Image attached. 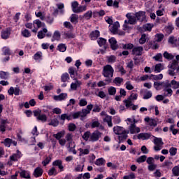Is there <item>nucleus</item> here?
<instances>
[{
    "instance_id": "obj_1",
    "label": "nucleus",
    "mask_w": 179,
    "mask_h": 179,
    "mask_svg": "<svg viewBox=\"0 0 179 179\" xmlns=\"http://www.w3.org/2000/svg\"><path fill=\"white\" fill-rule=\"evenodd\" d=\"M103 133L100 132L99 130H96L94 132L91 133L87 131L84 133L82 136L83 139L85 141H90V142H97L101 138Z\"/></svg>"
},
{
    "instance_id": "obj_2",
    "label": "nucleus",
    "mask_w": 179,
    "mask_h": 179,
    "mask_svg": "<svg viewBox=\"0 0 179 179\" xmlns=\"http://www.w3.org/2000/svg\"><path fill=\"white\" fill-rule=\"evenodd\" d=\"M122 47L123 50H131V55L134 57H141L143 54V47L142 46H134L132 43L122 44Z\"/></svg>"
},
{
    "instance_id": "obj_3",
    "label": "nucleus",
    "mask_w": 179,
    "mask_h": 179,
    "mask_svg": "<svg viewBox=\"0 0 179 179\" xmlns=\"http://www.w3.org/2000/svg\"><path fill=\"white\" fill-rule=\"evenodd\" d=\"M102 75L107 79L105 80L106 83H111L113 82V78L114 76V69L110 64H107L103 67Z\"/></svg>"
},
{
    "instance_id": "obj_4",
    "label": "nucleus",
    "mask_w": 179,
    "mask_h": 179,
    "mask_svg": "<svg viewBox=\"0 0 179 179\" xmlns=\"http://www.w3.org/2000/svg\"><path fill=\"white\" fill-rule=\"evenodd\" d=\"M164 96L165 97H169V96H173V90H171V84L169 81H165V85H164Z\"/></svg>"
},
{
    "instance_id": "obj_5",
    "label": "nucleus",
    "mask_w": 179,
    "mask_h": 179,
    "mask_svg": "<svg viewBox=\"0 0 179 179\" xmlns=\"http://www.w3.org/2000/svg\"><path fill=\"white\" fill-rule=\"evenodd\" d=\"M113 131L116 135H123L120 136V138L127 139L128 136H127V131L124 130V127L117 126L113 128Z\"/></svg>"
},
{
    "instance_id": "obj_6",
    "label": "nucleus",
    "mask_w": 179,
    "mask_h": 179,
    "mask_svg": "<svg viewBox=\"0 0 179 179\" xmlns=\"http://www.w3.org/2000/svg\"><path fill=\"white\" fill-rule=\"evenodd\" d=\"M154 143L155 146L154 147V150L156 152H159V150H162L163 148V145H164V143H163V141L161 138L155 137L154 138Z\"/></svg>"
},
{
    "instance_id": "obj_7",
    "label": "nucleus",
    "mask_w": 179,
    "mask_h": 179,
    "mask_svg": "<svg viewBox=\"0 0 179 179\" xmlns=\"http://www.w3.org/2000/svg\"><path fill=\"white\" fill-rule=\"evenodd\" d=\"M73 136L71 133H69L66 135V141L69 143V145H67L69 149H73V148H75V145H73V148L71 146L72 145V142H73Z\"/></svg>"
},
{
    "instance_id": "obj_8",
    "label": "nucleus",
    "mask_w": 179,
    "mask_h": 179,
    "mask_svg": "<svg viewBox=\"0 0 179 179\" xmlns=\"http://www.w3.org/2000/svg\"><path fill=\"white\" fill-rule=\"evenodd\" d=\"M22 157V152L20 151L17 150V152L15 154H13L10 157V162H17L19 159Z\"/></svg>"
},
{
    "instance_id": "obj_9",
    "label": "nucleus",
    "mask_w": 179,
    "mask_h": 179,
    "mask_svg": "<svg viewBox=\"0 0 179 179\" xmlns=\"http://www.w3.org/2000/svg\"><path fill=\"white\" fill-rule=\"evenodd\" d=\"M136 18L140 22H143L146 19L145 13L143 11H139L135 13Z\"/></svg>"
},
{
    "instance_id": "obj_10",
    "label": "nucleus",
    "mask_w": 179,
    "mask_h": 179,
    "mask_svg": "<svg viewBox=\"0 0 179 179\" xmlns=\"http://www.w3.org/2000/svg\"><path fill=\"white\" fill-rule=\"evenodd\" d=\"M103 121L105 124H107L109 128L113 127V117L110 115H106V117H103Z\"/></svg>"
},
{
    "instance_id": "obj_11",
    "label": "nucleus",
    "mask_w": 179,
    "mask_h": 179,
    "mask_svg": "<svg viewBox=\"0 0 179 179\" xmlns=\"http://www.w3.org/2000/svg\"><path fill=\"white\" fill-rule=\"evenodd\" d=\"M74 83H72L71 84V90H78V87H80L82 85V82L80 80H78V79H74Z\"/></svg>"
},
{
    "instance_id": "obj_12",
    "label": "nucleus",
    "mask_w": 179,
    "mask_h": 179,
    "mask_svg": "<svg viewBox=\"0 0 179 179\" xmlns=\"http://www.w3.org/2000/svg\"><path fill=\"white\" fill-rule=\"evenodd\" d=\"M128 20L127 22L129 24H136V15H131V13H127L126 15Z\"/></svg>"
},
{
    "instance_id": "obj_13",
    "label": "nucleus",
    "mask_w": 179,
    "mask_h": 179,
    "mask_svg": "<svg viewBox=\"0 0 179 179\" xmlns=\"http://www.w3.org/2000/svg\"><path fill=\"white\" fill-rule=\"evenodd\" d=\"M144 121L148 122L150 127H157V121H156L155 119H150L149 117H146L144 119Z\"/></svg>"
},
{
    "instance_id": "obj_14",
    "label": "nucleus",
    "mask_w": 179,
    "mask_h": 179,
    "mask_svg": "<svg viewBox=\"0 0 179 179\" xmlns=\"http://www.w3.org/2000/svg\"><path fill=\"white\" fill-rule=\"evenodd\" d=\"M129 129L130 131V134H139V132H141V129L139 127H136L135 123L131 124Z\"/></svg>"
},
{
    "instance_id": "obj_15",
    "label": "nucleus",
    "mask_w": 179,
    "mask_h": 179,
    "mask_svg": "<svg viewBox=\"0 0 179 179\" xmlns=\"http://www.w3.org/2000/svg\"><path fill=\"white\" fill-rule=\"evenodd\" d=\"M68 97V94L62 93L59 95H55L53 96L54 100L56 101H62V100H65Z\"/></svg>"
},
{
    "instance_id": "obj_16",
    "label": "nucleus",
    "mask_w": 179,
    "mask_h": 179,
    "mask_svg": "<svg viewBox=\"0 0 179 179\" xmlns=\"http://www.w3.org/2000/svg\"><path fill=\"white\" fill-rule=\"evenodd\" d=\"M1 38L3 40H7V38L10 36V28H7L5 30L1 31Z\"/></svg>"
},
{
    "instance_id": "obj_17",
    "label": "nucleus",
    "mask_w": 179,
    "mask_h": 179,
    "mask_svg": "<svg viewBox=\"0 0 179 179\" xmlns=\"http://www.w3.org/2000/svg\"><path fill=\"white\" fill-rule=\"evenodd\" d=\"M6 124H9L8 120L1 119L0 121V132H5L6 131Z\"/></svg>"
},
{
    "instance_id": "obj_18",
    "label": "nucleus",
    "mask_w": 179,
    "mask_h": 179,
    "mask_svg": "<svg viewBox=\"0 0 179 179\" xmlns=\"http://www.w3.org/2000/svg\"><path fill=\"white\" fill-rule=\"evenodd\" d=\"M91 128L92 129L94 128H99V129H101V131H104V126L100 124V122L99 121L92 122V123L91 124Z\"/></svg>"
},
{
    "instance_id": "obj_19",
    "label": "nucleus",
    "mask_w": 179,
    "mask_h": 179,
    "mask_svg": "<svg viewBox=\"0 0 179 179\" xmlns=\"http://www.w3.org/2000/svg\"><path fill=\"white\" fill-rule=\"evenodd\" d=\"M106 5L108 6H113V8H120V2L118 1L115 0L113 1V0H108L106 1Z\"/></svg>"
},
{
    "instance_id": "obj_20",
    "label": "nucleus",
    "mask_w": 179,
    "mask_h": 179,
    "mask_svg": "<svg viewBox=\"0 0 179 179\" xmlns=\"http://www.w3.org/2000/svg\"><path fill=\"white\" fill-rule=\"evenodd\" d=\"M59 118H60L61 121H65V120H67V121H71V120H72V115L64 113L59 116Z\"/></svg>"
},
{
    "instance_id": "obj_21",
    "label": "nucleus",
    "mask_w": 179,
    "mask_h": 179,
    "mask_svg": "<svg viewBox=\"0 0 179 179\" xmlns=\"http://www.w3.org/2000/svg\"><path fill=\"white\" fill-rule=\"evenodd\" d=\"M52 166H57L60 171H64V166H62V160L57 159L52 163Z\"/></svg>"
},
{
    "instance_id": "obj_22",
    "label": "nucleus",
    "mask_w": 179,
    "mask_h": 179,
    "mask_svg": "<svg viewBox=\"0 0 179 179\" xmlns=\"http://www.w3.org/2000/svg\"><path fill=\"white\" fill-rule=\"evenodd\" d=\"M150 136H152L150 133H141L138 134V138L143 139V141H145L146 139H149Z\"/></svg>"
},
{
    "instance_id": "obj_23",
    "label": "nucleus",
    "mask_w": 179,
    "mask_h": 179,
    "mask_svg": "<svg viewBox=\"0 0 179 179\" xmlns=\"http://www.w3.org/2000/svg\"><path fill=\"white\" fill-rule=\"evenodd\" d=\"M168 41L170 44H172L173 47L178 46V40L174 36H171Z\"/></svg>"
},
{
    "instance_id": "obj_24",
    "label": "nucleus",
    "mask_w": 179,
    "mask_h": 179,
    "mask_svg": "<svg viewBox=\"0 0 179 179\" xmlns=\"http://www.w3.org/2000/svg\"><path fill=\"white\" fill-rule=\"evenodd\" d=\"M34 177H41L43 176V169L40 167H37L35 169L34 171Z\"/></svg>"
},
{
    "instance_id": "obj_25",
    "label": "nucleus",
    "mask_w": 179,
    "mask_h": 179,
    "mask_svg": "<svg viewBox=\"0 0 179 179\" xmlns=\"http://www.w3.org/2000/svg\"><path fill=\"white\" fill-rule=\"evenodd\" d=\"M109 43L112 50H117L118 47L117 46V40L115 38H111L109 39Z\"/></svg>"
},
{
    "instance_id": "obj_26",
    "label": "nucleus",
    "mask_w": 179,
    "mask_h": 179,
    "mask_svg": "<svg viewBox=\"0 0 179 179\" xmlns=\"http://www.w3.org/2000/svg\"><path fill=\"white\" fill-rule=\"evenodd\" d=\"M100 36V31L95 30L93 31L90 34V37L91 40H96L97 38H99Z\"/></svg>"
},
{
    "instance_id": "obj_27",
    "label": "nucleus",
    "mask_w": 179,
    "mask_h": 179,
    "mask_svg": "<svg viewBox=\"0 0 179 179\" xmlns=\"http://www.w3.org/2000/svg\"><path fill=\"white\" fill-rule=\"evenodd\" d=\"M118 27H120V23L118 22H115L110 29L111 33L113 34H117Z\"/></svg>"
},
{
    "instance_id": "obj_28",
    "label": "nucleus",
    "mask_w": 179,
    "mask_h": 179,
    "mask_svg": "<svg viewBox=\"0 0 179 179\" xmlns=\"http://www.w3.org/2000/svg\"><path fill=\"white\" fill-rule=\"evenodd\" d=\"M69 73L72 79H75V76L76 73H78V71H76V69L70 67L69 69Z\"/></svg>"
},
{
    "instance_id": "obj_29",
    "label": "nucleus",
    "mask_w": 179,
    "mask_h": 179,
    "mask_svg": "<svg viewBox=\"0 0 179 179\" xmlns=\"http://www.w3.org/2000/svg\"><path fill=\"white\" fill-rule=\"evenodd\" d=\"M79 20V15H76V14H72L71 17H70V22H71V23H74V24H76V23H78Z\"/></svg>"
},
{
    "instance_id": "obj_30",
    "label": "nucleus",
    "mask_w": 179,
    "mask_h": 179,
    "mask_svg": "<svg viewBox=\"0 0 179 179\" xmlns=\"http://www.w3.org/2000/svg\"><path fill=\"white\" fill-rule=\"evenodd\" d=\"M20 176L22 178H30V174L27 171L22 170L20 173Z\"/></svg>"
},
{
    "instance_id": "obj_31",
    "label": "nucleus",
    "mask_w": 179,
    "mask_h": 179,
    "mask_svg": "<svg viewBox=\"0 0 179 179\" xmlns=\"http://www.w3.org/2000/svg\"><path fill=\"white\" fill-rule=\"evenodd\" d=\"M108 93L109 96H115L117 89L114 87H109L108 89Z\"/></svg>"
},
{
    "instance_id": "obj_32",
    "label": "nucleus",
    "mask_w": 179,
    "mask_h": 179,
    "mask_svg": "<svg viewBox=\"0 0 179 179\" xmlns=\"http://www.w3.org/2000/svg\"><path fill=\"white\" fill-rule=\"evenodd\" d=\"M177 66H178V62L176 60H173L172 63L168 66L169 69H173L175 71L176 69L177 70Z\"/></svg>"
},
{
    "instance_id": "obj_33",
    "label": "nucleus",
    "mask_w": 179,
    "mask_h": 179,
    "mask_svg": "<svg viewBox=\"0 0 179 179\" xmlns=\"http://www.w3.org/2000/svg\"><path fill=\"white\" fill-rule=\"evenodd\" d=\"M48 30L47 29L44 28L42 31H38V38L41 39L44 38L45 37V33H47Z\"/></svg>"
},
{
    "instance_id": "obj_34",
    "label": "nucleus",
    "mask_w": 179,
    "mask_h": 179,
    "mask_svg": "<svg viewBox=\"0 0 179 179\" xmlns=\"http://www.w3.org/2000/svg\"><path fill=\"white\" fill-rule=\"evenodd\" d=\"M165 85L166 82L157 81L154 83V87L156 89V90H159V87H160V86H162V87H164Z\"/></svg>"
},
{
    "instance_id": "obj_35",
    "label": "nucleus",
    "mask_w": 179,
    "mask_h": 179,
    "mask_svg": "<svg viewBox=\"0 0 179 179\" xmlns=\"http://www.w3.org/2000/svg\"><path fill=\"white\" fill-rule=\"evenodd\" d=\"M36 120L41 121V122H47V115L41 113V115L38 116Z\"/></svg>"
},
{
    "instance_id": "obj_36",
    "label": "nucleus",
    "mask_w": 179,
    "mask_h": 179,
    "mask_svg": "<svg viewBox=\"0 0 179 179\" xmlns=\"http://www.w3.org/2000/svg\"><path fill=\"white\" fill-rule=\"evenodd\" d=\"M63 36L64 38H75V34H73L71 31L64 32Z\"/></svg>"
},
{
    "instance_id": "obj_37",
    "label": "nucleus",
    "mask_w": 179,
    "mask_h": 179,
    "mask_svg": "<svg viewBox=\"0 0 179 179\" xmlns=\"http://www.w3.org/2000/svg\"><path fill=\"white\" fill-rule=\"evenodd\" d=\"M155 72L160 73L162 71H163V64L162 63L157 64L155 66Z\"/></svg>"
},
{
    "instance_id": "obj_38",
    "label": "nucleus",
    "mask_w": 179,
    "mask_h": 179,
    "mask_svg": "<svg viewBox=\"0 0 179 179\" xmlns=\"http://www.w3.org/2000/svg\"><path fill=\"white\" fill-rule=\"evenodd\" d=\"M95 164L96 166H104V164H106V159L103 158H99L96 160Z\"/></svg>"
},
{
    "instance_id": "obj_39",
    "label": "nucleus",
    "mask_w": 179,
    "mask_h": 179,
    "mask_svg": "<svg viewBox=\"0 0 179 179\" xmlns=\"http://www.w3.org/2000/svg\"><path fill=\"white\" fill-rule=\"evenodd\" d=\"M152 58L155 59V61H158V62H163V55L162 53L157 54Z\"/></svg>"
},
{
    "instance_id": "obj_40",
    "label": "nucleus",
    "mask_w": 179,
    "mask_h": 179,
    "mask_svg": "<svg viewBox=\"0 0 179 179\" xmlns=\"http://www.w3.org/2000/svg\"><path fill=\"white\" fill-rule=\"evenodd\" d=\"M164 57H165L166 59H169V61L174 59V55H173L171 53H169L166 51L164 52Z\"/></svg>"
},
{
    "instance_id": "obj_41",
    "label": "nucleus",
    "mask_w": 179,
    "mask_h": 179,
    "mask_svg": "<svg viewBox=\"0 0 179 179\" xmlns=\"http://www.w3.org/2000/svg\"><path fill=\"white\" fill-rule=\"evenodd\" d=\"M34 24H36L38 29H40V27H45V24L41 22L40 20H34Z\"/></svg>"
},
{
    "instance_id": "obj_42",
    "label": "nucleus",
    "mask_w": 179,
    "mask_h": 179,
    "mask_svg": "<svg viewBox=\"0 0 179 179\" xmlns=\"http://www.w3.org/2000/svg\"><path fill=\"white\" fill-rule=\"evenodd\" d=\"M61 80L63 83H65L69 80V74L68 73H63L61 76Z\"/></svg>"
},
{
    "instance_id": "obj_43",
    "label": "nucleus",
    "mask_w": 179,
    "mask_h": 179,
    "mask_svg": "<svg viewBox=\"0 0 179 179\" xmlns=\"http://www.w3.org/2000/svg\"><path fill=\"white\" fill-rule=\"evenodd\" d=\"M48 125L52 127H58V125H59V121H58V119L55 118L52 120L50 123H48Z\"/></svg>"
},
{
    "instance_id": "obj_44",
    "label": "nucleus",
    "mask_w": 179,
    "mask_h": 179,
    "mask_svg": "<svg viewBox=\"0 0 179 179\" xmlns=\"http://www.w3.org/2000/svg\"><path fill=\"white\" fill-rule=\"evenodd\" d=\"M79 7V3L78 1H73L71 3L72 10L74 13H76L78 8Z\"/></svg>"
},
{
    "instance_id": "obj_45",
    "label": "nucleus",
    "mask_w": 179,
    "mask_h": 179,
    "mask_svg": "<svg viewBox=\"0 0 179 179\" xmlns=\"http://www.w3.org/2000/svg\"><path fill=\"white\" fill-rule=\"evenodd\" d=\"M76 124L74 123H70L68 125V129L70 132H75L76 131Z\"/></svg>"
},
{
    "instance_id": "obj_46",
    "label": "nucleus",
    "mask_w": 179,
    "mask_h": 179,
    "mask_svg": "<svg viewBox=\"0 0 179 179\" xmlns=\"http://www.w3.org/2000/svg\"><path fill=\"white\" fill-rule=\"evenodd\" d=\"M106 58L108 64H113V62H115V61H117V57H115V56L114 55L108 56Z\"/></svg>"
},
{
    "instance_id": "obj_47",
    "label": "nucleus",
    "mask_w": 179,
    "mask_h": 179,
    "mask_svg": "<svg viewBox=\"0 0 179 179\" xmlns=\"http://www.w3.org/2000/svg\"><path fill=\"white\" fill-rule=\"evenodd\" d=\"M122 82H124V78H120V77H116L113 80V83H115V85H121V83H122Z\"/></svg>"
},
{
    "instance_id": "obj_48",
    "label": "nucleus",
    "mask_w": 179,
    "mask_h": 179,
    "mask_svg": "<svg viewBox=\"0 0 179 179\" xmlns=\"http://www.w3.org/2000/svg\"><path fill=\"white\" fill-rule=\"evenodd\" d=\"M57 48L61 52H65L66 51V45L64 43L59 44Z\"/></svg>"
},
{
    "instance_id": "obj_49",
    "label": "nucleus",
    "mask_w": 179,
    "mask_h": 179,
    "mask_svg": "<svg viewBox=\"0 0 179 179\" xmlns=\"http://www.w3.org/2000/svg\"><path fill=\"white\" fill-rule=\"evenodd\" d=\"M156 41L160 43L164 38V35L163 34H157L155 35Z\"/></svg>"
},
{
    "instance_id": "obj_50",
    "label": "nucleus",
    "mask_w": 179,
    "mask_h": 179,
    "mask_svg": "<svg viewBox=\"0 0 179 179\" xmlns=\"http://www.w3.org/2000/svg\"><path fill=\"white\" fill-rule=\"evenodd\" d=\"M172 173H173V176H175L176 177H178V176H179V166H176L175 167H173L172 169Z\"/></svg>"
},
{
    "instance_id": "obj_51",
    "label": "nucleus",
    "mask_w": 179,
    "mask_h": 179,
    "mask_svg": "<svg viewBox=\"0 0 179 179\" xmlns=\"http://www.w3.org/2000/svg\"><path fill=\"white\" fill-rule=\"evenodd\" d=\"M146 159H148L146 155H142L136 159V162L137 163H144V162H146Z\"/></svg>"
},
{
    "instance_id": "obj_52",
    "label": "nucleus",
    "mask_w": 179,
    "mask_h": 179,
    "mask_svg": "<svg viewBox=\"0 0 179 179\" xmlns=\"http://www.w3.org/2000/svg\"><path fill=\"white\" fill-rule=\"evenodd\" d=\"M87 87H90L92 90L94 89V87H97V84L96 83V82H92V80H90L87 83Z\"/></svg>"
},
{
    "instance_id": "obj_53",
    "label": "nucleus",
    "mask_w": 179,
    "mask_h": 179,
    "mask_svg": "<svg viewBox=\"0 0 179 179\" xmlns=\"http://www.w3.org/2000/svg\"><path fill=\"white\" fill-rule=\"evenodd\" d=\"M99 45H100V47H103V45H104L106 44V43H107V40H106L105 38H99L97 41Z\"/></svg>"
},
{
    "instance_id": "obj_54",
    "label": "nucleus",
    "mask_w": 179,
    "mask_h": 179,
    "mask_svg": "<svg viewBox=\"0 0 179 179\" xmlns=\"http://www.w3.org/2000/svg\"><path fill=\"white\" fill-rule=\"evenodd\" d=\"M86 6H80L77 8V10H76V13H80V12H85L86 10Z\"/></svg>"
},
{
    "instance_id": "obj_55",
    "label": "nucleus",
    "mask_w": 179,
    "mask_h": 179,
    "mask_svg": "<svg viewBox=\"0 0 179 179\" xmlns=\"http://www.w3.org/2000/svg\"><path fill=\"white\" fill-rule=\"evenodd\" d=\"M87 114H90L89 110H87V109H83L82 111H80V115L83 118L86 117V115H87Z\"/></svg>"
},
{
    "instance_id": "obj_56",
    "label": "nucleus",
    "mask_w": 179,
    "mask_h": 179,
    "mask_svg": "<svg viewBox=\"0 0 179 179\" xmlns=\"http://www.w3.org/2000/svg\"><path fill=\"white\" fill-rule=\"evenodd\" d=\"M139 44H145L146 43V35L143 34L141 38L138 41Z\"/></svg>"
},
{
    "instance_id": "obj_57",
    "label": "nucleus",
    "mask_w": 179,
    "mask_h": 179,
    "mask_svg": "<svg viewBox=\"0 0 179 179\" xmlns=\"http://www.w3.org/2000/svg\"><path fill=\"white\" fill-rule=\"evenodd\" d=\"M169 153L171 156H176V155H177V148L174 147H171L169 149Z\"/></svg>"
},
{
    "instance_id": "obj_58",
    "label": "nucleus",
    "mask_w": 179,
    "mask_h": 179,
    "mask_svg": "<svg viewBox=\"0 0 179 179\" xmlns=\"http://www.w3.org/2000/svg\"><path fill=\"white\" fill-rule=\"evenodd\" d=\"M171 86L172 85L173 89H178L179 87V82L176 81L175 80H173L171 83Z\"/></svg>"
},
{
    "instance_id": "obj_59",
    "label": "nucleus",
    "mask_w": 179,
    "mask_h": 179,
    "mask_svg": "<svg viewBox=\"0 0 179 179\" xmlns=\"http://www.w3.org/2000/svg\"><path fill=\"white\" fill-rule=\"evenodd\" d=\"M22 35L23 36V37H30V36H31V34L28 29H24L22 31Z\"/></svg>"
},
{
    "instance_id": "obj_60",
    "label": "nucleus",
    "mask_w": 179,
    "mask_h": 179,
    "mask_svg": "<svg viewBox=\"0 0 179 179\" xmlns=\"http://www.w3.org/2000/svg\"><path fill=\"white\" fill-rule=\"evenodd\" d=\"M150 97H152V92L147 91L143 95V99H144V100H148V99H150Z\"/></svg>"
},
{
    "instance_id": "obj_61",
    "label": "nucleus",
    "mask_w": 179,
    "mask_h": 179,
    "mask_svg": "<svg viewBox=\"0 0 179 179\" xmlns=\"http://www.w3.org/2000/svg\"><path fill=\"white\" fill-rule=\"evenodd\" d=\"M57 169H55V167H52L48 171V175L49 176H57Z\"/></svg>"
},
{
    "instance_id": "obj_62",
    "label": "nucleus",
    "mask_w": 179,
    "mask_h": 179,
    "mask_svg": "<svg viewBox=\"0 0 179 179\" xmlns=\"http://www.w3.org/2000/svg\"><path fill=\"white\" fill-rule=\"evenodd\" d=\"M148 169L149 171H155V169H157V164H150L148 166Z\"/></svg>"
},
{
    "instance_id": "obj_63",
    "label": "nucleus",
    "mask_w": 179,
    "mask_h": 179,
    "mask_svg": "<svg viewBox=\"0 0 179 179\" xmlns=\"http://www.w3.org/2000/svg\"><path fill=\"white\" fill-rule=\"evenodd\" d=\"M79 151H80V156H82V155H89L90 153V150L89 149H82V148H80L79 149Z\"/></svg>"
},
{
    "instance_id": "obj_64",
    "label": "nucleus",
    "mask_w": 179,
    "mask_h": 179,
    "mask_svg": "<svg viewBox=\"0 0 179 179\" xmlns=\"http://www.w3.org/2000/svg\"><path fill=\"white\" fill-rule=\"evenodd\" d=\"M1 79H8V73L5 71H0Z\"/></svg>"
}]
</instances>
